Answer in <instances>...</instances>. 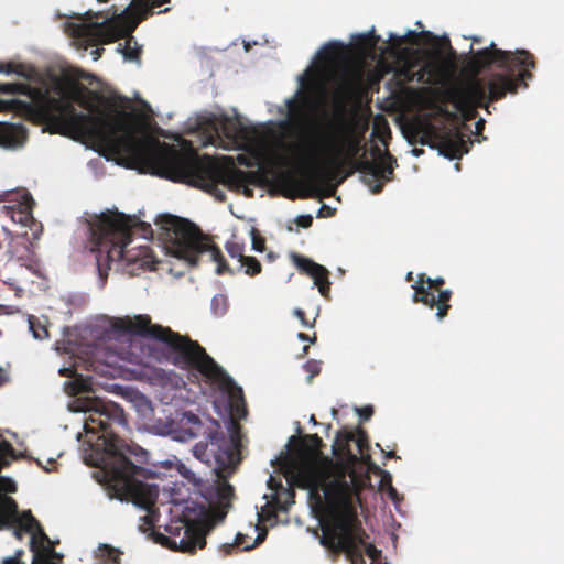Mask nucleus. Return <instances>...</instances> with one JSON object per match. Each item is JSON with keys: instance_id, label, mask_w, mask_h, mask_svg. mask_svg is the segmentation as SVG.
<instances>
[{"instance_id": "obj_12", "label": "nucleus", "mask_w": 564, "mask_h": 564, "mask_svg": "<svg viewBox=\"0 0 564 564\" xmlns=\"http://www.w3.org/2000/svg\"><path fill=\"white\" fill-rule=\"evenodd\" d=\"M452 63L441 51H406L397 76L404 83L443 85L451 75Z\"/></svg>"}, {"instance_id": "obj_55", "label": "nucleus", "mask_w": 564, "mask_h": 564, "mask_svg": "<svg viewBox=\"0 0 564 564\" xmlns=\"http://www.w3.org/2000/svg\"><path fill=\"white\" fill-rule=\"evenodd\" d=\"M76 386H77V390H76L77 392L86 390V387L84 383H79L76 381Z\"/></svg>"}, {"instance_id": "obj_56", "label": "nucleus", "mask_w": 564, "mask_h": 564, "mask_svg": "<svg viewBox=\"0 0 564 564\" xmlns=\"http://www.w3.org/2000/svg\"><path fill=\"white\" fill-rule=\"evenodd\" d=\"M386 457L387 458H397L398 456H397L395 452L391 451L386 454Z\"/></svg>"}, {"instance_id": "obj_31", "label": "nucleus", "mask_w": 564, "mask_h": 564, "mask_svg": "<svg viewBox=\"0 0 564 564\" xmlns=\"http://www.w3.org/2000/svg\"><path fill=\"white\" fill-rule=\"evenodd\" d=\"M228 299L224 294H216L212 299L210 308L215 316H224L228 310Z\"/></svg>"}, {"instance_id": "obj_59", "label": "nucleus", "mask_w": 564, "mask_h": 564, "mask_svg": "<svg viewBox=\"0 0 564 564\" xmlns=\"http://www.w3.org/2000/svg\"><path fill=\"white\" fill-rule=\"evenodd\" d=\"M310 422H311V423H313L314 425H317V424H318V422L316 421L315 415H312V416H311Z\"/></svg>"}, {"instance_id": "obj_3", "label": "nucleus", "mask_w": 564, "mask_h": 564, "mask_svg": "<svg viewBox=\"0 0 564 564\" xmlns=\"http://www.w3.org/2000/svg\"><path fill=\"white\" fill-rule=\"evenodd\" d=\"M126 141L121 155L153 175L203 189L220 202L226 196L218 188L219 183L230 189L242 188L248 197L253 195L248 185L257 183L256 172L223 169L209 155L199 156L192 149L182 151L152 137H138L132 130Z\"/></svg>"}, {"instance_id": "obj_53", "label": "nucleus", "mask_w": 564, "mask_h": 564, "mask_svg": "<svg viewBox=\"0 0 564 564\" xmlns=\"http://www.w3.org/2000/svg\"><path fill=\"white\" fill-rule=\"evenodd\" d=\"M405 280H406L408 282H412V281H414V282H415V281H416V280H414L413 272H408V273H406V276H405Z\"/></svg>"}, {"instance_id": "obj_38", "label": "nucleus", "mask_w": 564, "mask_h": 564, "mask_svg": "<svg viewBox=\"0 0 564 564\" xmlns=\"http://www.w3.org/2000/svg\"><path fill=\"white\" fill-rule=\"evenodd\" d=\"M293 314L300 319L304 327L313 328L315 326L316 318H314L313 322H310L302 308H295Z\"/></svg>"}, {"instance_id": "obj_22", "label": "nucleus", "mask_w": 564, "mask_h": 564, "mask_svg": "<svg viewBox=\"0 0 564 564\" xmlns=\"http://www.w3.org/2000/svg\"><path fill=\"white\" fill-rule=\"evenodd\" d=\"M31 535V550L34 553L33 564H61L63 555L54 550L50 539L43 541L39 531H34Z\"/></svg>"}, {"instance_id": "obj_7", "label": "nucleus", "mask_w": 564, "mask_h": 564, "mask_svg": "<svg viewBox=\"0 0 564 564\" xmlns=\"http://www.w3.org/2000/svg\"><path fill=\"white\" fill-rule=\"evenodd\" d=\"M169 1L170 0H132L121 13H117L115 9L112 14L106 17L101 22H66L64 24V31L84 50L88 46L109 44L119 39L127 37L126 46L121 52L126 59L137 61L140 58L141 48L131 34L142 20L152 14L155 8Z\"/></svg>"}, {"instance_id": "obj_15", "label": "nucleus", "mask_w": 564, "mask_h": 564, "mask_svg": "<svg viewBox=\"0 0 564 564\" xmlns=\"http://www.w3.org/2000/svg\"><path fill=\"white\" fill-rule=\"evenodd\" d=\"M445 284V280L442 276L432 279L421 273L412 289L414 293L412 301L414 303H422L429 308H436V316L438 319H443L451 308V297L453 292L451 290H442Z\"/></svg>"}, {"instance_id": "obj_30", "label": "nucleus", "mask_w": 564, "mask_h": 564, "mask_svg": "<svg viewBox=\"0 0 564 564\" xmlns=\"http://www.w3.org/2000/svg\"><path fill=\"white\" fill-rule=\"evenodd\" d=\"M240 268L243 269L245 273L249 276H256L262 271L260 261L250 256H243L239 261Z\"/></svg>"}, {"instance_id": "obj_20", "label": "nucleus", "mask_w": 564, "mask_h": 564, "mask_svg": "<svg viewBox=\"0 0 564 564\" xmlns=\"http://www.w3.org/2000/svg\"><path fill=\"white\" fill-rule=\"evenodd\" d=\"M0 510L14 523V525H19L23 528L26 533H33L34 531H39L40 536L43 541H48V536L44 532L40 522L33 517L30 510H25L19 512L17 501L11 497H4L1 505Z\"/></svg>"}, {"instance_id": "obj_16", "label": "nucleus", "mask_w": 564, "mask_h": 564, "mask_svg": "<svg viewBox=\"0 0 564 564\" xmlns=\"http://www.w3.org/2000/svg\"><path fill=\"white\" fill-rule=\"evenodd\" d=\"M419 131L422 132L420 143L437 149L441 155L451 160L460 159L463 154L468 152L469 139L458 130H449L445 132L438 131L432 123H421Z\"/></svg>"}, {"instance_id": "obj_41", "label": "nucleus", "mask_w": 564, "mask_h": 564, "mask_svg": "<svg viewBox=\"0 0 564 564\" xmlns=\"http://www.w3.org/2000/svg\"><path fill=\"white\" fill-rule=\"evenodd\" d=\"M384 484H388V495L389 497L392 499V500H395L397 497H398V492L395 490V488L392 486L391 484V477L389 474H387L384 477H382L381 479V485L383 486Z\"/></svg>"}, {"instance_id": "obj_23", "label": "nucleus", "mask_w": 564, "mask_h": 564, "mask_svg": "<svg viewBox=\"0 0 564 564\" xmlns=\"http://www.w3.org/2000/svg\"><path fill=\"white\" fill-rule=\"evenodd\" d=\"M28 131L21 123L0 122V145L17 148L24 144Z\"/></svg>"}, {"instance_id": "obj_49", "label": "nucleus", "mask_w": 564, "mask_h": 564, "mask_svg": "<svg viewBox=\"0 0 564 564\" xmlns=\"http://www.w3.org/2000/svg\"><path fill=\"white\" fill-rule=\"evenodd\" d=\"M102 53H104V48L97 47V48L93 50L90 54L93 56V59L97 61L101 57Z\"/></svg>"}, {"instance_id": "obj_4", "label": "nucleus", "mask_w": 564, "mask_h": 564, "mask_svg": "<svg viewBox=\"0 0 564 564\" xmlns=\"http://www.w3.org/2000/svg\"><path fill=\"white\" fill-rule=\"evenodd\" d=\"M294 478L299 486L317 492L323 491L327 503V518L322 522L321 544L329 551L333 561L344 553L351 564H366L364 554L377 560L380 551L367 542L355 506V492L345 477L326 481V475L314 463L303 459L294 466Z\"/></svg>"}, {"instance_id": "obj_50", "label": "nucleus", "mask_w": 564, "mask_h": 564, "mask_svg": "<svg viewBox=\"0 0 564 564\" xmlns=\"http://www.w3.org/2000/svg\"><path fill=\"white\" fill-rule=\"evenodd\" d=\"M11 528H14V535L17 536V539L21 540L22 539V532H26L23 528L19 527V525H11Z\"/></svg>"}, {"instance_id": "obj_60", "label": "nucleus", "mask_w": 564, "mask_h": 564, "mask_svg": "<svg viewBox=\"0 0 564 564\" xmlns=\"http://www.w3.org/2000/svg\"><path fill=\"white\" fill-rule=\"evenodd\" d=\"M449 54H451V57L454 58L455 57V51L453 50L452 46H449Z\"/></svg>"}, {"instance_id": "obj_32", "label": "nucleus", "mask_w": 564, "mask_h": 564, "mask_svg": "<svg viewBox=\"0 0 564 564\" xmlns=\"http://www.w3.org/2000/svg\"><path fill=\"white\" fill-rule=\"evenodd\" d=\"M29 325H30V330L33 333L34 338L44 339V338L48 337L47 327L45 325L41 324V322L36 317L30 316Z\"/></svg>"}, {"instance_id": "obj_40", "label": "nucleus", "mask_w": 564, "mask_h": 564, "mask_svg": "<svg viewBox=\"0 0 564 564\" xmlns=\"http://www.w3.org/2000/svg\"><path fill=\"white\" fill-rule=\"evenodd\" d=\"M359 39L362 43H365L368 46H375L377 42L379 41V36L375 34V31H371L367 34L359 35Z\"/></svg>"}, {"instance_id": "obj_10", "label": "nucleus", "mask_w": 564, "mask_h": 564, "mask_svg": "<svg viewBox=\"0 0 564 564\" xmlns=\"http://www.w3.org/2000/svg\"><path fill=\"white\" fill-rule=\"evenodd\" d=\"M161 229V239L170 254L186 261L189 265L198 264L202 254H208L217 263V274L232 273L221 250L192 221L174 215H162L156 221Z\"/></svg>"}, {"instance_id": "obj_9", "label": "nucleus", "mask_w": 564, "mask_h": 564, "mask_svg": "<svg viewBox=\"0 0 564 564\" xmlns=\"http://www.w3.org/2000/svg\"><path fill=\"white\" fill-rule=\"evenodd\" d=\"M148 239L152 237L150 224L138 221L122 213L101 214L89 223V246L95 253L96 264L101 279L108 276V270L113 261H137L127 249L131 241L132 231Z\"/></svg>"}, {"instance_id": "obj_11", "label": "nucleus", "mask_w": 564, "mask_h": 564, "mask_svg": "<svg viewBox=\"0 0 564 564\" xmlns=\"http://www.w3.org/2000/svg\"><path fill=\"white\" fill-rule=\"evenodd\" d=\"M240 426L232 424L229 436L219 431L209 433L207 443H197L193 447L194 456L212 469L217 477L216 496L221 502L234 497V487L227 481L240 463Z\"/></svg>"}, {"instance_id": "obj_45", "label": "nucleus", "mask_w": 564, "mask_h": 564, "mask_svg": "<svg viewBox=\"0 0 564 564\" xmlns=\"http://www.w3.org/2000/svg\"><path fill=\"white\" fill-rule=\"evenodd\" d=\"M245 542H246V535L242 533H237L236 539H235L236 545H238L239 547H242V550H245V551L251 550L253 547V545H245Z\"/></svg>"}, {"instance_id": "obj_8", "label": "nucleus", "mask_w": 564, "mask_h": 564, "mask_svg": "<svg viewBox=\"0 0 564 564\" xmlns=\"http://www.w3.org/2000/svg\"><path fill=\"white\" fill-rule=\"evenodd\" d=\"M496 65L501 72H491L482 79L489 89L490 100H500L508 93L516 94L520 85L533 78L530 69L535 68L533 54L527 50L505 51L492 42L489 47L471 51L468 69L475 76L485 68Z\"/></svg>"}, {"instance_id": "obj_39", "label": "nucleus", "mask_w": 564, "mask_h": 564, "mask_svg": "<svg viewBox=\"0 0 564 564\" xmlns=\"http://www.w3.org/2000/svg\"><path fill=\"white\" fill-rule=\"evenodd\" d=\"M24 555L23 550H18L14 555L4 557L1 564H26L22 561V556Z\"/></svg>"}, {"instance_id": "obj_54", "label": "nucleus", "mask_w": 564, "mask_h": 564, "mask_svg": "<svg viewBox=\"0 0 564 564\" xmlns=\"http://www.w3.org/2000/svg\"><path fill=\"white\" fill-rule=\"evenodd\" d=\"M6 381V373L2 368H0V386Z\"/></svg>"}, {"instance_id": "obj_64", "label": "nucleus", "mask_w": 564, "mask_h": 564, "mask_svg": "<svg viewBox=\"0 0 564 564\" xmlns=\"http://www.w3.org/2000/svg\"><path fill=\"white\" fill-rule=\"evenodd\" d=\"M308 100H310L308 96H305L304 97V102L306 104V102H308Z\"/></svg>"}, {"instance_id": "obj_19", "label": "nucleus", "mask_w": 564, "mask_h": 564, "mask_svg": "<svg viewBox=\"0 0 564 564\" xmlns=\"http://www.w3.org/2000/svg\"><path fill=\"white\" fill-rule=\"evenodd\" d=\"M290 259L300 272L310 275L314 280V285L317 286L321 295L328 299L330 293L328 270L325 267L296 252H291Z\"/></svg>"}, {"instance_id": "obj_17", "label": "nucleus", "mask_w": 564, "mask_h": 564, "mask_svg": "<svg viewBox=\"0 0 564 564\" xmlns=\"http://www.w3.org/2000/svg\"><path fill=\"white\" fill-rule=\"evenodd\" d=\"M368 449V435L361 427H358L356 433L346 430L338 431L332 446L336 459L350 465L359 460L358 455L364 462L370 459Z\"/></svg>"}, {"instance_id": "obj_46", "label": "nucleus", "mask_w": 564, "mask_h": 564, "mask_svg": "<svg viewBox=\"0 0 564 564\" xmlns=\"http://www.w3.org/2000/svg\"><path fill=\"white\" fill-rule=\"evenodd\" d=\"M297 338L302 341H310L311 344H315L317 340V335L316 333H313L312 336L305 333H299Z\"/></svg>"}, {"instance_id": "obj_48", "label": "nucleus", "mask_w": 564, "mask_h": 564, "mask_svg": "<svg viewBox=\"0 0 564 564\" xmlns=\"http://www.w3.org/2000/svg\"><path fill=\"white\" fill-rule=\"evenodd\" d=\"M14 523L0 510V529L11 528Z\"/></svg>"}, {"instance_id": "obj_58", "label": "nucleus", "mask_w": 564, "mask_h": 564, "mask_svg": "<svg viewBox=\"0 0 564 564\" xmlns=\"http://www.w3.org/2000/svg\"><path fill=\"white\" fill-rule=\"evenodd\" d=\"M308 350H310V347L308 346H304L303 349H302V356L307 355Z\"/></svg>"}, {"instance_id": "obj_34", "label": "nucleus", "mask_w": 564, "mask_h": 564, "mask_svg": "<svg viewBox=\"0 0 564 564\" xmlns=\"http://www.w3.org/2000/svg\"><path fill=\"white\" fill-rule=\"evenodd\" d=\"M229 257L238 261L245 256V245L237 241H228L225 246Z\"/></svg>"}, {"instance_id": "obj_5", "label": "nucleus", "mask_w": 564, "mask_h": 564, "mask_svg": "<svg viewBox=\"0 0 564 564\" xmlns=\"http://www.w3.org/2000/svg\"><path fill=\"white\" fill-rule=\"evenodd\" d=\"M119 335H138L152 338L162 346V359L183 370H196L212 386L227 393L234 402H243L242 389L206 352L197 341L173 332L170 327L152 324L148 315L115 318L111 323Z\"/></svg>"}, {"instance_id": "obj_1", "label": "nucleus", "mask_w": 564, "mask_h": 564, "mask_svg": "<svg viewBox=\"0 0 564 564\" xmlns=\"http://www.w3.org/2000/svg\"><path fill=\"white\" fill-rule=\"evenodd\" d=\"M77 402L78 410L88 413L84 424L85 432L99 434L95 446L97 451H101L99 467L105 473L112 497L145 510L148 513L141 520L149 529L153 528L160 489L158 485L143 480L154 478L156 473L130 460V455L142 460L147 452L137 445L127 444L120 437L128 430L123 409L112 401L97 397L79 398Z\"/></svg>"}, {"instance_id": "obj_25", "label": "nucleus", "mask_w": 564, "mask_h": 564, "mask_svg": "<svg viewBox=\"0 0 564 564\" xmlns=\"http://www.w3.org/2000/svg\"><path fill=\"white\" fill-rule=\"evenodd\" d=\"M361 86V75L357 73H344L336 87V96L341 99L352 97Z\"/></svg>"}, {"instance_id": "obj_13", "label": "nucleus", "mask_w": 564, "mask_h": 564, "mask_svg": "<svg viewBox=\"0 0 564 564\" xmlns=\"http://www.w3.org/2000/svg\"><path fill=\"white\" fill-rule=\"evenodd\" d=\"M195 511V509L191 510L186 507L180 520L181 525L166 528L169 533L180 536L178 540L163 536L169 547L192 555L197 550L206 546V535L209 533L212 524L206 519V508L204 506H198L197 514L192 517L191 512Z\"/></svg>"}, {"instance_id": "obj_18", "label": "nucleus", "mask_w": 564, "mask_h": 564, "mask_svg": "<svg viewBox=\"0 0 564 564\" xmlns=\"http://www.w3.org/2000/svg\"><path fill=\"white\" fill-rule=\"evenodd\" d=\"M488 101L490 99L487 84L484 79H475L466 89L456 93L454 106L466 120H470L477 116V108H484L489 112Z\"/></svg>"}, {"instance_id": "obj_29", "label": "nucleus", "mask_w": 564, "mask_h": 564, "mask_svg": "<svg viewBox=\"0 0 564 564\" xmlns=\"http://www.w3.org/2000/svg\"><path fill=\"white\" fill-rule=\"evenodd\" d=\"M424 33H419L416 31H412V30H409L404 35L400 36V35H395V34H390V41L392 43V45L397 48H399L402 44H417L419 43V40L420 37L423 35Z\"/></svg>"}, {"instance_id": "obj_63", "label": "nucleus", "mask_w": 564, "mask_h": 564, "mask_svg": "<svg viewBox=\"0 0 564 564\" xmlns=\"http://www.w3.org/2000/svg\"><path fill=\"white\" fill-rule=\"evenodd\" d=\"M473 42L478 43V42H480V40L478 37H473Z\"/></svg>"}, {"instance_id": "obj_35", "label": "nucleus", "mask_w": 564, "mask_h": 564, "mask_svg": "<svg viewBox=\"0 0 564 564\" xmlns=\"http://www.w3.org/2000/svg\"><path fill=\"white\" fill-rule=\"evenodd\" d=\"M178 471L189 482L198 485L202 481V479L196 477V474L194 471H192L189 468H187L184 464L180 465Z\"/></svg>"}, {"instance_id": "obj_2", "label": "nucleus", "mask_w": 564, "mask_h": 564, "mask_svg": "<svg viewBox=\"0 0 564 564\" xmlns=\"http://www.w3.org/2000/svg\"><path fill=\"white\" fill-rule=\"evenodd\" d=\"M2 94H20L28 101L14 99L15 109L25 112L35 121L46 126L51 133L70 137L75 140L86 138L105 147L113 155H121L130 135L131 128L124 115L110 117L102 111L97 113L78 112L65 98V90L58 80L47 85L32 87L24 83L0 84Z\"/></svg>"}, {"instance_id": "obj_37", "label": "nucleus", "mask_w": 564, "mask_h": 564, "mask_svg": "<svg viewBox=\"0 0 564 564\" xmlns=\"http://www.w3.org/2000/svg\"><path fill=\"white\" fill-rule=\"evenodd\" d=\"M304 369L310 373V378L312 379L321 372V365L318 361L311 359L304 365Z\"/></svg>"}, {"instance_id": "obj_21", "label": "nucleus", "mask_w": 564, "mask_h": 564, "mask_svg": "<svg viewBox=\"0 0 564 564\" xmlns=\"http://www.w3.org/2000/svg\"><path fill=\"white\" fill-rule=\"evenodd\" d=\"M219 431L220 433H224L220 430L219 424L216 421H213L212 426L208 427V431L204 430V424L202 423L200 419L191 412H185L182 414V417L180 419L177 423V430L175 432L180 433L178 438L181 441H187L197 437L200 434H206V442L209 440V433Z\"/></svg>"}, {"instance_id": "obj_61", "label": "nucleus", "mask_w": 564, "mask_h": 564, "mask_svg": "<svg viewBox=\"0 0 564 564\" xmlns=\"http://www.w3.org/2000/svg\"><path fill=\"white\" fill-rule=\"evenodd\" d=\"M148 250H149V249H148V248H145V249L141 250V251H140V253H141L142 256H145V254H147V252H148Z\"/></svg>"}, {"instance_id": "obj_28", "label": "nucleus", "mask_w": 564, "mask_h": 564, "mask_svg": "<svg viewBox=\"0 0 564 564\" xmlns=\"http://www.w3.org/2000/svg\"><path fill=\"white\" fill-rule=\"evenodd\" d=\"M340 48V43L329 42L321 48L318 57L321 61L325 63H333L338 58Z\"/></svg>"}, {"instance_id": "obj_57", "label": "nucleus", "mask_w": 564, "mask_h": 564, "mask_svg": "<svg viewBox=\"0 0 564 564\" xmlns=\"http://www.w3.org/2000/svg\"><path fill=\"white\" fill-rule=\"evenodd\" d=\"M412 152H413V154H414L415 156H419L423 151H422V150H420V149H416V148H415V149H413V150H412Z\"/></svg>"}, {"instance_id": "obj_43", "label": "nucleus", "mask_w": 564, "mask_h": 564, "mask_svg": "<svg viewBox=\"0 0 564 564\" xmlns=\"http://www.w3.org/2000/svg\"><path fill=\"white\" fill-rule=\"evenodd\" d=\"M357 413L359 414L361 420L368 421L373 414V408L371 405L358 408Z\"/></svg>"}, {"instance_id": "obj_52", "label": "nucleus", "mask_w": 564, "mask_h": 564, "mask_svg": "<svg viewBox=\"0 0 564 564\" xmlns=\"http://www.w3.org/2000/svg\"><path fill=\"white\" fill-rule=\"evenodd\" d=\"M102 15V12H93V11H87L85 13V18L86 20H91L93 18H98V17H101Z\"/></svg>"}, {"instance_id": "obj_62", "label": "nucleus", "mask_w": 564, "mask_h": 564, "mask_svg": "<svg viewBox=\"0 0 564 564\" xmlns=\"http://www.w3.org/2000/svg\"><path fill=\"white\" fill-rule=\"evenodd\" d=\"M239 162H240V163H242V164H246V160H245V158H243V156H240V158H239Z\"/></svg>"}, {"instance_id": "obj_47", "label": "nucleus", "mask_w": 564, "mask_h": 564, "mask_svg": "<svg viewBox=\"0 0 564 564\" xmlns=\"http://www.w3.org/2000/svg\"><path fill=\"white\" fill-rule=\"evenodd\" d=\"M240 549L238 545H236V543H226V544H223L221 545V551L224 552L225 555H230L232 554L234 551Z\"/></svg>"}, {"instance_id": "obj_24", "label": "nucleus", "mask_w": 564, "mask_h": 564, "mask_svg": "<svg viewBox=\"0 0 564 564\" xmlns=\"http://www.w3.org/2000/svg\"><path fill=\"white\" fill-rule=\"evenodd\" d=\"M33 205L32 196L29 193H24L17 209L13 206H3V210L7 216H10L12 221L26 225L32 219Z\"/></svg>"}, {"instance_id": "obj_51", "label": "nucleus", "mask_w": 564, "mask_h": 564, "mask_svg": "<svg viewBox=\"0 0 564 564\" xmlns=\"http://www.w3.org/2000/svg\"><path fill=\"white\" fill-rule=\"evenodd\" d=\"M484 129H485V120L484 119H479L476 122V134H480Z\"/></svg>"}, {"instance_id": "obj_33", "label": "nucleus", "mask_w": 564, "mask_h": 564, "mask_svg": "<svg viewBox=\"0 0 564 564\" xmlns=\"http://www.w3.org/2000/svg\"><path fill=\"white\" fill-rule=\"evenodd\" d=\"M0 73L6 74H17L22 77H29V74L25 72V67L23 64H17L13 62L3 63L0 62Z\"/></svg>"}, {"instance_id": "obj_42", "label": "nucleus", "mask_w": 564, "mask_h": 564, "mask_svg": "<svg viewBox=\"0 0 564 564\" xmlns=\"http://www.w3.org/2000/svg\"><path fill=\"white\" fill-rule=\"evenodd\" d=\"M295 224L302 228H310L313 224V217L311 215L297 216Z\"/></svg>"}, {"instance_id": "obj_44", "label": "nucleus", "mask_w": 564, "mask_h": 564, "mask_svg": "<svg viewBox=\"0 0 564 564\" xmlns=\"http://www.w3.org/2000/svg\"><path fill=\"white\" fill-rule=\"evenodd\" d=\"M388 152L386 153H382L381 152V149L378 147V145H373L371 148V155L375 158V161H372L373 163L376 164H379L382 162L384 155L387 154Z\"/></svg>"}, {"instance_id": "obj_36", "label": "nucleus", "mask_w": 564, "mask_h": 564, "mask_svg": "<svg viewBox=\"0 0 564 564\" xmlns=\"http://www.w3.org/2000/svg\"><path fill=\"white\" fill-rule=\"evenodd\" d=\"M251 234H252V248L258 252H262L265 248L264 238H262L259 235V232L257 231V229H254V228L251 230Z\"/></svg>"}, {"instance_id": "obj_14", "label": "nucleus", "mask_w": 564, "mask_h": 564, "mask_svg": "<svg viewBox=\"0 0 564 564\" xmlns=\"http://www.w3.org/2000/svg\"><path fill=\"white\" fill-rule=\"evenodd\" d=\"M200 130L205 137L204 145H216L229 149L228 145H239L249 141L250 130L239 117L212 116L200 122Z\"/></svg>"}, {"instance_id": "obj_6", "label": "nucleus", "mask_w": 564, "mask_h": 564, "mask_svg": "<svg viewBox=\"0 0 564 564\" xmlns=\"http://www.w3.org/2000/svg\"><path fill=\"white\" fill-rule=\"evenodd\" d=\"M336 138H330L324 143H301L293 153V161L296 163H316L324 156L328 166L334 170V176L344 169L349 170L341 177L343 182L354 172L365 173L364 181L370 185V180L376 184L371 192L378 194L383 188V182L392 180L397 159L387 153L381 163L376 164L367 158L366 150L361 147V138L356 134L354 128L340 122L337 124Z\"/></svg>"}, {"instance_id": "obj_26", "label": "nucleus", "mask_w": 564, "mask_h": 564, "mask_svg": "<svg viewBox=\"0 0 564 564\" xmlns=\"http://www.w3.org/2000/svg\"><path fill=\"white\" fill-rule=\"evenodd\" d=\"M324 446L317 434H306L300 440V448L305 456H317Z\"/></svg>"}, {"instance_id": "obj_27", "label": "nucleus", "mask_w": 564, "mask_h": 564, "mask_svg": "<svg viewBox=\"0 0 564 564\" xmlns=\"http://www.w3.org/2000/svg\"><path fill=\"white\" fill-rule=\"evenodd\" d=\"M122 552L108 544H100L96 551V557L111 564H119Z\"/></svg>"}]
</instances>
